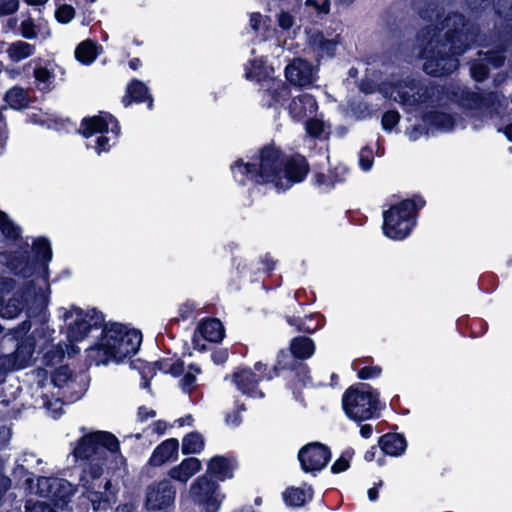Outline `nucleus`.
Returning <instances> with one entry per match:
<instances>
[{"label":"nucleus","instance_id":"53","mask_svg":"<svg viewBox=\"0 0 512 512\" xmlns=\"http://www.w3.org/2000/svg\"><path fill=\"white\" fill-rule=\"evenodd\" d=\"M358 164L364 172H367L372 168L374 164V154L370 147L365 146L360 150L358 155Z\"/></svg>","mask_w":512,"mask_h":512},{"label":"nucleus","instance_id":"14","mask_svg":"<svg viewBox=\"0 0 512 512\" xmlns=\"http://www.w3.org/2000/svg\"><path fill=\"white\" fill-rule=\"evenodd\" d=\"M0 264L4 265L10 273L24 280H28L34 275L39 276L27 243L16 250L1 251Z\"/></svg>","mask_w":512,"mask_h":512},{"label":"nucleus","instance_id":"55","mask_svg":"<svg viewBox=\"0 0 512 512\" xmlns=\"http://www.w3.org/2000/svg\"><path fill=\"white\" fill-rule=\"evenodd\" d=\"M37 29H40V25H36L32 18L23 20L20 24V34L25 39H35L38 35Z\"/></svg>","mask_w":512,"mask_h":512},{"label":"nucleus","instance_id":"32","mask_svg":"<svg viewBox=\"0 0 512 512\" xmlns=\"http://www.w3.org/2000/svg\"><path fill=\"white\" fill-rule=\"evenodd\" d=\"M27 304L25 291H17L13 297L5 300L3 295H0V317L4 319H13L18 316Z\"/></svg>","mask_w":512,"mask_h":512},{"label":"nucleus","instance_id":"56","mask_svg":"<svg viewBox=\"0 0 512 512\" xmlns=\"http://www.w3.org/2000/svg\"><path fill=\"white\" fill-rule=\"evenodd\" d=\"M306 132L310 137L320 138L324 132L323 121L315 118H307L305 122Z\"/></svg>","mask_w":512,"mask_h":512},{"label":"nucleus","instance_id":"62","mask_svg":"<svg viewBox=\"0 0 512 512\" xmlns=\"http://www.w3.org/2000/svg\"><path fill=\"white\" fill-rule=\"evenodd\" d=\"M196 383V376L192 372H187L183 375L180 380V386L182 390L186 393H191L194 390V385Z\"/></svg>","mask_w":512,"mask_h":512},{"label":"nucleus","instance_id":"34","mask_svg":"<svg viewBox=\"0 0 512 512\" xmlns=\"http://www.w3.org/2000/svg\"><path fill=\"white\" fill-rule=\"evenodd\" d=\"M458 332L464 337L477 338L488 330V323L482 318L460 317L456 322Z\"/></svg>","mask_w":512,"mask_h":512},{"label":"nucleus","instance_id":"11","mask_svg":"<svg viewBox=\"0 0 512 512\" xmlns=\"http://www.w3.org/2000/svg\"><path fill=\"white\" fill-rule=\"evenodd\" d=\"M219 488V483L208 475H201L194 480L190 487V493L199 512H219L225 498L223 494H220Z\"/></svg>","mask_w":512,"mask_h":512},{"label":"nucleus","instance_id":"50","mask_svg":"<svg viewBox=\"0 0 512 512\" xmlns=\"http://www.w3.org/2000/svg\"><path fill=\"white\" fill-rule=\"evenodd\" d=\"M19 339L20 340L16 347L17 356H22L24 359L31 358L35 351V339L33 337H24Z\"/></svg>","mask_w":512,"mask_h":512},{"label":"nucleus","instance_id":"51","mask_svg":"<svg viewBox=\"0 0 512 512\" xmlns=\"http://www.w3.org/2000/svg\"><path fill=\"white\" fill-rule=\"evenodd\" d=\"M401 115L396 109L387 110L383 113L381 118V125L383 130L392 131L400 122Z\"/></svg>","mask_w":512,"mask_h":512},{"label":"nucleus","instance_id":"64","mask_svg":"<svg viewBox=\"0 0 512 512\" xmlns=\"http://www.w3.org/2000/svg\"><path fill=\"white\" fill-rule=\"evenodd\" d=\"M25 512H55V510L50 504L37 501L32 505H26Z\"/></svg>","mask_w":512,"mask_h":512},{"label":"nucleus","instance_id":"28","mask_svg":"<svg viewBox=\"0 0 512 512\" xmlns=\"http://www.w3.org/2000/svg\"><path fill=\"white\" fill-rule=\"evenodd\" d=\"M348 174V169L342 166H336L325 172H314L311 178L312 184L323 192H328L334 188L336 183L344 182Z\"/></svg>","mask_w":512,"mask_h":512},{"label":"nucleus","instance_id":"45","mask_svg":"<svg viewBox=\"0 0 512 512\" xmlns=\"http://www.w3.org/2000/svg\"><path fill=\"white\" fill-rule=\"evenodd\" d=\"M195 309V303L191 300H187L179 306L178 317L170 319L165 328V331L170 338H173V336L169 334V330L171 329L172 325L178 324L180 320H188L193 315Z\"/></svg>","mask_w":512,"mask_h":512},{"label":"nucleus","instance_id":"37","mask_svg":"<svg viewBox=\"0 0 512 512\" xmlns=\"http://www.w3.org/2000/svg\"><path fill=\"white\" fill-rule=\"evenodd\" d=\"M422 121L428 126L443 130H452L455 126V119L451 114L438 110L424 112Z\"/></svg>","mask_w":512,"mask_h":512},{"label":"nucleus","instance_id":"59","mask_svg":"<svg viewBox=\"0 0 512 512\" xmlns=\"http://www.w3.org/2000/svg\"><path fill=\"white\" fill-rule=\"evenodd\" d=\"M18 9V0H0V17L14 14Z\"/></svg>","mask_w":512,"mask_h":512},{"label":"nucleus","instance_id":"12","mask_svg":"<svg viewBox=\"0 0 512 512\" xmlns=\"http://www.w3.org/2000/svg\"><path fill=\"white\" fill-rule=\"evenodd\" d=\"M380 392L368 383L354 384V422L380 417Z\"/></svg>","mask_w":512,"mask_h":512},{"label":"nucleus","instance_id":"19","mask_svg":"<svg viewBox=\"0 0 512 512\" xmlns=\"http://www.w3.org/2000/svg\"><path fill=\"white\" fill-rule=\"evenodd\" d=\"M230 170L235 182L240 186L252 184L254 186L265 185L263 178L259 175L256 162L250 160L245 162L242 158H238L230 165Z\"/></svg>","mask_w":512,"mask_h":512},{"label":"nucleus","instance_id":"60","mask_svg":"<svg viewBox=\"0 0 512 512\" xmlns=\"http://www.w3.org/2000/svg\"><path fill=\"white\" fill-rule=\"evenodd\" d=\"M110 141H111L110 137H108L105 134H100V136H98L95 141L96 144L94 146V149H95L96 153L98 155H100L103 152H108L112 147V144L110 143ZM114 144H115V142H113V145Z\"/></svg>","mask_w":512,"mask_h":512},{"label":"nucleus","instance_id":"29","mask_svg":"<svg viewBox=\"0 0 512 512\" xmlns=\"http://www.w3.org/2000/svg\"><path fill=\"white\" fill-rule=\"evenodd\" d=\"M285 320L290 326L295 327L296 331L307 334H312L321 329L326 322L325 317L319 312L304 317L286 315Z\"/></svg>","mask_w":512,"mask_h":512},{"label":"nucleus","instance_id":"27","mask_svg":"<svg viewBox=\"0 0 512 512\" xmlns=\"http://www.w3.org/2000/svg\"><path fill=\"white\" fill-rule=\"evenodd\" d=\"M291 97V90L283 82L272 83L267 89L261 92L260 105L263 108L279 109Z\"/></svg>","mask_w":512,"mask_h":512},{"label":"nucleus","instance_id":"3","mask_svg":"<svg viewBox=\"0 0 512 512\" xmlns=\"http://www.w3.org/2000/svg\"><path fill=\"white\" fill-rule=\"evenodd\" d=\"M141 342L140 330L119 322H105L99 340L86 350L87 358L96 365L121 363L138 352Z\"/></svg>","mask_w":512,"mask_h":512},{"label":"nucleus","instance_id":"44","mask_svg":"<svg viewBox=\"0 0 512 512\" xmlns=\"http://www.w3.org/2000/svg\"><path fill=\"white\" fill-rule=\"evenodd\" d=\"M97 46L92 40H85L77 45L75 58L81 64L90 65L97 58Z\"/></svg>","mask_w":512,"mask_h":512},{"label":"nucleus","instance_id":"13","mask_svg":"<svg viewBox=\"0 0 512 512\" xmlns=\"http://www.w3.org/2000/svg\"><path fill=\"white\" fill-rule=\"evenodd\" d=\"M331 458L330 447L317 441L303 445L297 453L301 470L314 476L328 465Z\"/></svg>","mask_w":512,"mask_h":512},{"label":"nucleus","instance_id":"25","mask_svg":"<svg viewBox=\"0 0 512 512\" xmlns=\"http://www.w3.org/2000/svg\"><path fill=\"white\" fill-rule=\"evenodd\" d=\"M318 109L315 97L309 93H302L293 97L287 106L288 113L292 120L300 122L314 115Z\"/></svg>","mask_w":512,"mask_h":512},{"label":"nucleus","instance_id":"23","mask_svg":"<svg viewBox=\"0 0 512 512\" xmlns=\"http://www.w3.org/2000/svg\"><path fill=\"white\" fill-rule=\"evenodd\" d=\"M121 102L124 107H129L132 104L146 103L147 108L152 110L154 99L148 86L141 80L133 78L128 82Z\"/></svg>","mask_w":512,"mask_h":512},{"label":"nucleus","instance_id":"47","mask_svg":"<svg viewBox=\"0 0 512 512\" xmlns=\"http://www.w3.org/2000/svg\"><path fill=\"white\" fill-rule=\"evenodd\" d=\"M250 26L256 32L261 34L264 39H267L270 36V25L267 22H270L269 17L263 18L261 13L254 12L250 15Z\"/></svg>","mask_w":512,"mask_h":512},{"label":"nucleus","instance_id":"33","mask_svg":"<svg viewBox=\"0 0 512 512\" xmlns=\"http://www.w3.org/2000/svg\"><path fill=\"white\" fill-rule=\"evenodd\" d=\"M201 337L211 343H219L225 337V328L218 318H205L197 326Z\"/></svg>","mask_w":512,"mask_h":512},{"label":"nucleus","instance_id":"39","mask_svg":"<svg viewBox=\"0 0 512 512\" xmlns=\"http://www.w3.org/2000/svg\"><path fill=\"white\" fill-rule=\"evenodd\" d=\"M0 233L3 238L12 243H16L22 239V229L15 224L8 214L0 210Z\"/></svg>","mask_w":512,"mask_h":512},{"label":"nucleus","instance_id":"52","mask_svg":"<svg viewBox=\"0 0 512 512\" xmlns=\"http://www.w3.org/2000/svg\"><path fill=\"white\" fill-rule=\"evenodd\" d=\"M76 11L72 5L62 4L55 10V19L61 24L70 23L75 17Z\"/></svg>","mask_w":512,"mask_h":512},{"label":"nucleus","instance_id":"61","mask_svg":"<svg viewBox=\"0 0 512 512\" xmlns=\"http://www.w3.org/2000/svg\"><path fill=\"white\" fill-rule=\"evenodd\" d=\"M342 407L346 416L352 420V385L346 388L343 394Z\"/></svg>","mask_w":512,"mask_h":512},{"label":"nucleus","instance_id":"10","mask_svg":"<svg viewBox=\"0 0 512 512\" xmlns=\"http://www.w3.org/2000/svg\"><path fill=\"white\" fill-rule=\"evenodd\" d=\"M284 158V152L274 143L264 145L258 150V154L252 157L265 185L272 184L274 187L281 185V167Z\"/></svg>","mask_w":512,"mask_h":512},{"label":"nucleus","instance_id":"8","mask_svg":"<svg viewBox=\"0 0 512 512\" xmlns=\"http://www.w3.org/2000/svg\"><path fill=\"white\" fill-rule=\"evenodd\" d=\"M75 320L70 322L67 327V338L71 343L81 342L84 340L92 329H103L105 324V315L97 308L83 310L75 305L70 310H64V321L72 318Z\"/></svg>","mask_w":512,"mask_h":512},{"label":"nucleus","instance_id":"6","mask_svg":"<svg viewBox=\"0 0 512 512\" xmlns=\"http://www.w3.org/2000/svg\"><path fill=\"white\" fill-rule=\"evenodd\" d=\"M425 205V199L419 194L391 205L383 211V234L394 241L406 239L416 227L419 211Z\"/></svg>","mask_w":512,"mask_h":512},{"label":"nucleus","instance_id":"26","mask_svg":"<svg viewBox=\"0 0 512 512\" xmlns=\"http://www.w3.org/2000/svg\"><path fill=\"white\" fill-rule=\"evenodd\" d=\"M179 457V441L177 438H168L158 444L151 453L147 464L151 467H160L167 462H174Z\"/></svg>","mask_w":512,"mask_h":512},{"label":"nucleus","instance_id":"43","mask_svg":"<svg viewBox=\"0 0 512 512\" xmlns=\"http://www.w3.org/2000/svg\"><path fill=\"white\" fill-rule=\"evenodd\" d=\"M374 362L373 358L371 356L365 357L363 359H354V366H356L357 363H364L367 364L366 366H363L361 368L357 369V378L360 380H371L379 378L382 374V367L379 365H372ZM356 367H354V370Z\"/></svg>","mask_w":512,"mask_h":512},{"label":"nucleus","instance_id":"18","mask_svg":"<svg viewBox=\"0 0 512 512\" xmlns=\"http://www.w3.org/2000/svg\"><path fill=\"white\" fill-rule=\"evenodd\" d=\"M176 489L169 479L153 482L147 487L145 506L149 511H160L174 504Z\"/></svg>","mask_w":512,"mask_h":512},{"label":"nucleus","instance_id":"46","mask_svg":"<svg viewBox=\"0 0 512 512\" xmlns=\"http://www.w3.org/2000/svg\"><path fill=\"white\" fill-rule=\"evenodd\" d=\"M469 64L470 75L476 82H483L489 77V66L481 57L471 60Z\"/></svg>","mask_w":512,"mask_h":512},{"label":"nucleus","instance_id":"15","mask_svg":"<svg viewBox=\"0 0 512 512\" xmlns=\"http://www.w3.org/2000/svg\"><path fill=\"white\" fill-rule=\"evenodd\" d=\"M109 131L113 134L114 139H117L121 133L120 123L110 112L99 111L97 115L84 117L77 133L88 139L96 134H106Z\"/></svg>","mask_w":512,"mask_h":512},{"label":"nucleus","instance_id":"31","mask_svg":"<svg viewBox=\"0 0 512 512\" xmlns=\"http://www.w3.org/2000/svg\"><path fill=\"white\" fill-rule=\"evenodd\" d=\"M287 80L296 86H307L312 83L310 64L299 59L297 63L288 65L285 69Z\"/></svg>","mask_w":512,"mask_h":512},{"label":"nucleus","instance_id":"4","mask_svg":"<svg viewBox=\"0 0 512 512\" xmlns=\"http://www.w3.org/2000/svg\"><path fill=\"white\" fill-rule=\"evenodd\" d=\"M466 3L473 14H479L493 6L498 18L490 35L494 47L486 52L479 51L478 56L488 66L502 67L506 59L505 54L512 46V0H466Z\"/></svg>","mask_w":512,"mask_h":512},{"label":"nucleus","instance_id":"42","mask_svg":"<svg viewBox=\"0 0 512 512\" xmlns=\"http://www.w3.org/2000/svg\"><path fill=\"white\" fill-rule=\"evenodd\" d=\"M8 57L13 62H19L35 53V46L25 41H15L6 50Z\"/></svg>","mask_w":512,"mask_h":512},{"label":"nucleus","instance_id":"40","mask_svg":"<svg viewBox=\"0 0 512 512\" xmlns=\"http://www.w3.org/2000/svg\"><path fill=\"white\" fill-rule=\"evenodd\" d=\"M204 448V437L198 431H191L182 438L181 451L183 455L200 454Z\"/></svg>","mask_w":512,"mask_h":512},{"label":"nucleus","instance_id":"63","mask_svg":"<svg viewBox=\"0 0 512 512\" xmlns=\"http://www.w3.org/2000/svg\"><path fill=\"white\" fill-rule=\"evenodd\" d=\"M17 282L11 277L0 276V295L10 294L15 290Z\"/></svg>","mask_w":512,"mask_h":512},{"label":"nucleus","instance_id":"41","mask_svg":"<svg viewBox=\"0 0 512 512\" xmlns=\"http://www.w3.org/2000/svg\"><path fill=\"white\" fill-rule=\"evenodd\" d=\"M458 103L467 110H478L487 106V98L480 92L463 89L460 92Z\"/></svg>","mask_w":512,"mask_h":512},{"label":"nucleus","instance_id":"16","mask_svg":"<svg viewBox=\"0 0 512 512\" xmlns=\"http://www.w3.org/2000/svg\"><path fill=\"white\" fill-rule=\"evenodd\" d=\"M310 171L307 159L300 155L285 156L281 167V185H275L278 192H285L293 185L303 182Z\"/></svg>","mask_w":512,"mask_h":512},{"label":"nucleus","instance_id":"30","mask_svg":"<svg viewBox=\"0 0 512 512\" xmlns=\"http://www.w3.org/2000/svg\"><path fill=\"white\" fill-rule=\"evenodd\" d=\"M201 461L196 457L184 458L180 464L172 467L168 475L171 479L186 483L192 476L201 470Z\"/></svg>","mask_w":512,"mask_h":512},{"label":"nucleus","instance_id":"36","mask_svg":"<svg viewBox=\"0 0 512 512\" xmlns=\"http://www.w3.org/2000/svg\"><path fill=\"white\" fill-rule=\"evenodd\" d=\"M444 8L437 0H424L423 5L419 8L418 15L424 21L431 25L441 26L440 23L445 19Z\"/></svg>","mask_w":512,"mask_h":512},{"label":"nucleus","instance_id":"58","mask_svg":"<svg viewBox=\"0 0 512 512\" xmlns=\"http://www.w3.org/2000/svg\"><path fill=\"white\" fill-rule=\"evenodd\" d=\"M35 67V63H33V59H31L29 62L24 64L21 67L7 69L8 73L11 77L15 78L17 76H24L25 78L29 79L32 77V71Z\"/></svg>","mask_w":512,"mask_h":512},{"label":"nucleus","instance_id":"20","mask_svg":"<svg viewBox=\"0 0 512 512\" xmlns=\"http://www.w3.org/2000/svg\"><path fill=\"white\" fill-rule=\"evenodd\" d=\"M31 259L39 271V278L49 279V262L52 260V248L48 238L40 236L33 240Z\"/></svg>","mask_w":512,"mask_h":512},{"label":"nucleus","instance_id":"49","mask_svg":"<svg viewBox=\"0 0 512 512\" xmlns=\"http://www.w3.org/2000/svg\"><path fill=\"white\" fill-rule=\"evenodd\" d=\"M251 68L245 66V78L247 80H261L264 77L265 63L261 59L249 60Z\"/></svg>","mask_w":512,"mask_h":512},{"label":"nucleus","instance_id":"1","mask_svg":"<svg viewBox=\"0 0 512 512\" xmlns=\"http://www.w3.org/2000/svg\"><path fill=\"white\" fill-rule=\"evenodd\" d=\"M440 25L425 26L418 33V38L431 42L444 31L436 47L425 48L420 53L425 60L423 71L433 77L452 74L459 67V57L473 46L482 45L483 41L479 25L458 11L449 12Z\"/></svg>","mask_w":512,"mask_h":512},{"label":"nucleus","instance_id":"35","mask_svg":"<svg viewBox=\"0 0 512 512\" xmlns=\"http://www.w3.org/2000/svg\"><path fill=\"white\" fill-rule=\"evenodd\" d=\"M313 489L289 486L282 493L283 501L288 507L300 508L313 499Z\"/></svg>","mask_w":512,"mask_h":512},{"label":"nucleus","instance_id":"38","mask_svg":"<svg viewBox=\"0 0 512 512\" xmlns=\"http://www.w3.org/2000/svg\"><path fill=\"white\" fill-rule=\"evenodd\" d=\"M4 101L14 110H23L27 108L31 102L27 90L20 86H13L7 90Z\"/></svg>","mask_w":512,"mask_h":512},{"label":"nucleus","instance_id":"2","mask_svg":"<svg viewBox=\"0 0 512 512\" xmlns=\"http://www.w3.org/2000/svg\"><path fill=\"white\" fill-rule=\"evenodd\" d=\"M316 351L315 342L307 336H296L290 340L288 349H281L276 362L266 374V380L283 377L287 389L295 399L302 396V390L312 382L310 368L305 362Z\"/></svg>","mask_w":512,"mask_h":512},{"label":"nucleus","instance_id":"7","mask_svg":"<svg viewBox=\"0 0 512 512\" xmlns=\"http://www.w3.org/2000/svg\"><path fill=\"white\" fill-rule=\"evenodd\" d=\"M104 462H90L82 470L80 475V484L83 487V495L91 502L93 510H106L110 507L111 497L115 493L111 491L112 483L110 479L102 478Z\"/></svg>","mask_w":512,"mask_h":512},{"label":"nucleus","instance_id":"24","mask_svg":"<svg viewBox=\"0 0 512 512\" xmlns=\"http://www.w3.org/2000/svg\"><path fill=\"white\" fill-rule=\"evenodd\" d=\"M236 468L237 461L234 457L215 455L208 461L205 475H208V477L217 481V483L219 481L223 482L234 477Z\"/></svg>","mask_w":512,"mask_h":512},{"label":"nucleus","instance_id":"9","mask_svg":"<svg viewBox=\"0 0 512 512\" xmlns=\"http://www.w3.org/2000/svg\"><path fill=\"white\" fill-rule=\"evenodd\" d=\"M105 450L111 454L120 453L118 438L108 431H94L77 440L72 454L77 460H89L92 456L100 455Z\"/></svg>","mask_w":512,"mask_h":512},{"label":"nucleus","instance_id":"57","mask_svg":"<svg viewBox=\"0 0 512 512\" xmlns=\"http://www.w3.org/2000/svg\"><path fill=\"white\" fill-rule=\"evenodd\" d=\"M352 454L349 451L344 452L331 466V472L333 474H339L346 471L350 467V459Z\"/></svg>","mask_w":512,"mask_h":512},{"label":"nucleus","instance_id":"54","mask_svg":"<svg viewBox=\"0 0 512 512\" xmlns=\"http://www.w3.org/2000/svg\"><path fill=\"white\" fill-rule=\"evenodd\" d=\"M498 285V278L493 273H486L481 275L478 280L479 289L485 293L493 292Z\"/></svg>","mask_w":512,"mask_h":512},{"label":"nucleus","instance_id":"5","mask_svg":"<svg viewBox=\"0 0 512 512\" xmlns=\"http://www.w3.org/2000/svg\"><path fill=\"white\" fill-rule=\"evenodd\" d=\"M380 91L385 97L397 96L394 100L401 105L416 106L425 104L433 106L439 103L445 93V87L433 82L408 75L396 80L381 83Z\"/></svg>","mask_w":512,"mask_h":512},{"label":"nucleus","instance_id":"22","mask_svg":"<svg viewBox=\"0 0 512 512\" xmlns=\"http://www.w3.org/2000/svg\"><path fill=\"white\" fill-rule=\"evenodd\" d=\"M378 447L382 455L378 457L379 466L385 464V456L399 457L403 455L407 449V440L403 434L388 432L378 439Z\"/></svg>","mask_w":512,"mask_h":512},{"label":"nucleus","instance_id":"17","mask_svg":"<svg viewBox=\"0 0 512 512\" xmlns=\"http://www.w3.org/2000/svg\"><path fill=\"white\" fill-rule=\"evenodd\" d=\"M224 380H230L236 389L247 397L254 399L265 397V393L259 388V384L262 380H266V374L258 375L248 366L235 368L231 374L224 377Z\"/></svg>","mask_w":512,"mask_h":512},{"label":"nucleus","instance_id":"21","mask_svg":"<svg viewBox=\"0 0 512 512\" xmlns=\"http://www.w3.org/2000/svg\"><path fill=\"white\" fill-rule=\"evenodd\" d=\"M33 63H35V67L32 71V77L35 80L36 87L42 93L51 92L54 88V67L57 66L56 63L42 57L33 58Z\"/></svg>","mask_w":512,"mask_h":512},{"label":"nucleus","instance_id":"48","mask_svg":"<svg viewBox=\"0 0 512 512\" xmlns=\"http://www.w3.org/2000/svg\"><path fill=\"white\" fill-rule=\"evenodd\" d=\"M73 372L68 365H60L51 373V383L58 388L64 387L72 379Z\"/></svg>","mask_w":512,"mask_h":512}]
</instances>
